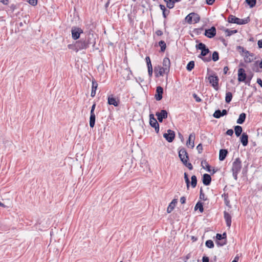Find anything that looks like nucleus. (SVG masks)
Masks as SVG:
<instances>
[{
    "label": "nucleus",
    "instance_id": "f257e3e1",
    "mask_svg": "<svg viewBox=\"0 0 262 262\" xmlns=\"http://www.w3.org/2000/svg\"><path fill=\"white\" fill-rule=\"evenodd\" d=\"M91 35H86L85 38H81L77 41L74 45V50L77 52L79 50L86 49L91 45L93 46L95 44V41L91 37Z\"/></svg>",
    "mask_w": 262,
    "mask_h": 262
},
{
    "label": "nucleus",
    "instance_id": "f03ea898",
    "mask_svg": "<svg viewBox=\"0 0 262 262\" xmlns=\"http://www.w3.org/2000/svg\"><path fill=\"white\" fill-rule=\"evenodd\" d=\"M195 48L197 50H201V54L198 56L199 58L202 59L204 62H209L211 60L210 56L207 57H205L210 52V51L204 43L200 42L195 46Z\"/></svg>",
    "mask_w": 262,
    "mask_h": 262
},
{
    "label": "nucleus",
    "instance_id": "7ed1b4c3",
    "mask_svg": "<svg viewBox=\"0 0 262 262\" xmlns=\"http://www.w3.org/2000/svg\"><path fill=\"white\" fill-rule=\"evenodd\" d=\"M179 157L183 163L189 169L192 170L193 166L190 163L188 162L189 157L187 152L184 148H182L179 150Z\"/></svg>",
    "mask_w": 262,
    "mask_h": 262
},
{
    "label": "nucleus",
    "instance_id": "20e7f679",
    "mask_svg": "<svg viewBox=\"0 0 262 262\" xmlns=\"http://www.w3.org/2000/svg\"><path fill=\"white\" fill-rule=\"evenodd\" d=\"M250 20V19L249 17L244 19H240L233 15H230L228 18V23L236 24L237 25H245L248 23Z\"/></svg>",
    "mask_w": 262,
    "mask_h": 262
},
{
    "label": "nucleus",
    "instance_id": "39448f33",
    "mask_svg": "<svg viewBox=\"0 0 262 262\" xmlns=\"http://www.w3.org/2000/svg\"><path fill=\"white\" fill-rule=\"evenodd\" d=\"M208 79L209 81V83L214 88L215 90L219 89V79L218 77L215 75H210L208 76Z\"/></svg>",
    "mask_w": 262,
    "mask_h": 262
},
{
    "label": "nucleus",
    "instance_id": "423d86ee",
    "mask_svg": "<svg viewBox=\"0 0 262 262\" xmlns=\"http://www.w3.org/2000/svg\"><path fill=\"white\" fill-rule=\"evenodd\" d=\"M82 29L77 27H73L71 29L72 37L74 40H77L80 37L81 34L83 33Z\"/></svg>",
    "mask_w": 262,
    "mask_h": 262
},
{
    "label": "nucleus",
    "instance_id": "0eeeda50",
    "mask_svg": "<svg viewBox=\"0 0 262 262\" xmlns=\"http://www.w3.org/2000/svg\"><path fill=\"white\" fill-rule=\"evenodd\" d=\"M242 168V162L239 158L235 159L232 163V172H240Z\"/></svg>",
    "mask_w": 262,
    "mask_h": 262
},
{
    "label": "nucleus",
    "instance_id": "6e6552de",
    "mask_svg": "<svg viewBox=\"0 0 262 262\" xmlns=\"http://www.w3.org/2000/svg\"><path fill=\"white\" fill-rule=\"evenodd\" d=\"M150 117V125L155 129V131L157 133H158L159 132V124L157 122V120L154 118L153 114H150L149 115Z\"/></svg>",
    "mask_w": 262,
    "mask_h": 262
},
{
    "label": "nucleus",
    "instance_id": "1a4fd4ad",
    "mask_svg": "<svg viewBox=\"0 0 262 262\" xmlns=\"http://www.w3.org/2000/svg\"><path fill=\"white\" fill-rule=\"evenodd\" d=\"M244 58V61L246 63H250L256 59L255 55L250 53L249 51H246L245 54H243Z\"/></svg>",
    "mask_w": 262,
    "mask_h": 262
},
{
    "label": "nucleus",
    "instance_id": "9d476101",
    "mask_svg": "<svg viewBox=\"0 0 262 262\" xmlns=\"http://www.w3.org/2000/svg\"><path fill=\"white\" fill-rule=\"evenodd\" d=\"M163 137L168 142H171L175 137L174 132L171 129H168L167 132L163 134Z\"/></svg>",
    "mask_w": 262,
    "mask_h": 262
},
{
    "label": "nucleus",
    "instance_id": "9b49d317",
    "mask_svg": "<svg viewBox=\"0 0 262 262\" xmlns=\"http://www.w3.org/2000/svg\"><path fill=\"white\" fill-rule=\"evenodd\" d=\"M155 73L156 77L162 76L164 74H167L168 73L164 68L161 66H158L155 67Z\"/></svg>",
    "mask_w": 262,
    "mask_h": 262
},
{
    "label": "nucleus",
    "instance_id": "f8f14e48",
    "mask_svg": "<svg viewBox=\"0 0 262 262\" xmlns=\"http://www.w3.org/2000/svg\"><path fill=\"white\" fill-rule=\"evenodd\" d=\"M216 28L214 27H212L210 29L205 30L204 35L207 37L211 38L216 35Z\"/></svg>",
    "mask_w": 262,
    "mask_h": 262
},
{
    "label": "nucleus",
    "instance_id": "ddd939ff",
    "mask_svg": "<svg viewBox=\"0 0 262 262\" xmlns=\"http://www.w3.org/2000/svg\"><path fill=\"white\" fill-rule=\"evenodd\" d=\"M195 136L194 133H192L189 135L188 141L186 142V145L188 147L193 148L194 146V140Z\"/></svg>",
    "mask_w": 262,
    "mask_h": 262
},
{
    "label": "nucleus",
    "instance_id": "4468645a",
    "mask_svg": "<svg viewBox=\"0 0 262 262\" xmlns=\"http://www.w3.org/2000/svg\"><path fill=\"white\" fill-rule=\"evenodd\" d=\"M247 77V75L245 71L243 68H239L238 70V80L239 82H244L245 81Z\"/></svg>",
    "mask_w": 262,
    "mask_h": 262
},
{
    "label": "nucleus",
    "instance_id": "2eb2a0df",
    "mask_svg": "<svg viewBox=\"0 0 262 262\" xmlns=\"http://www.w3.org/2000/svg\"><path fill=\"white\" fill-rule=\"evenodd\" d=\"M156 115L160 122H162L164 119L167 117V112L166 110H161L160 112H157Z\"/></svg>",
    "mask_w": 262,
    "mask_h": 262
},
{
    "label": "nucleus",
    "instance_id": "dca6fc26",
    "mask_svg": "<svg viewBox=\"0 0 262 262\" xmlns=\"http://www.w3.org/2000/svg\"><path fill=\"white\" fill-rule=\"evenodd\" d=\"M163 93V89L160 86H158L157 87L156 94L155 95V98L157 101H160L162 99V95Z\"/></svg>",
    "mask_w": 262,
    "mask_h": 262
},
{
    "label": "nucleus",
    "instance_id": "f3484780",
    "mask_svg": "<svg viewBox=\"0 0 262 262\" xmlns=\"http://www.w3.org/2000/svg\"><path fill=\"white\" fill-rule=\"evenodd\" d=\"M107 103L110 105L117 106L119 105V100H117L113 95H110L107 98Z\"/></svg>",
    "mask_w": 262,
    "mask_h": 262
},
{
    "label": "nucleus",
    "instance_id": "a211bd4d",
    "mask_svg": "<svg viewBox=\"0 0 262 262\" xmlns=\"http://www.w3.org/2000/svg\"><path fill=\"white\" fill-rule=\"evenodd\" d=\"M224 217L226 221V225L228 227L230 228L231 225V216L230 214L227 211L224 212Z\"/></svg>",
    "mask_w": 262,
    "mask_h": 262
},
{
    "label": "nucleus",
    "instance_id": "6ab92c4d",
    "mask_svg": "<svg viewBox=\"0 0 262 262\" xmlns=\"http://www.w3.org/2000/svg\"><path fill=\"white\" fill-rule=\"evenodd\" d=\"M163 68H164L167 71L169 72L170 67V61L168 57H165L163 60Z\"/></svg>",
    "mask_w": 262,
    "mask_h": 262
},
{
    "label": "nucleus",
    "instance_id": "aec40b11",
    "mask_svg": "<svg viewBox=\"0 0 262 262\" xmlns=\"http://www.w3.org/2000/svg\"><path fill=\"white\" fill-rule=\"evenodd\" d=\"M177 202H178V200L177 199H174L172 200V201L169 204V205L167 208V213H170L174 209Z\"/></svg>",
    "mask_w": 262,
    "mask_h": 262
},
{
    "label": "nucleus",
    "instance_id": "412c9836",
    "mask_svg": "<svg viewBox=\"0 0 262 262\" xmlns=\"http://www.w3.org/2000/svg\"><path fill=\"white\" fill-rule=\"evenodd\" d=\"M211 178L209 174L205 173L203 175V183L205 185H206V186L209 185L211 183Z\"/></svg>",
    "mask_w": 262,
    "mask_h": 262
},
{
    "label": "nucleus",
    "instance_id": "4be33fe9",
    "mask_svg": "<svg viewBox=\"0 0 262 262\" xmlns=\"http://www.w3.org/2000/svg\"><path fill=\"white\" fill-rule=\"evenodd\" d=\"M240 139L244 146H246L247 145L248 143V136L246 133H243Z\"/></svg>",
    "mask_w": 262,
    "mask_h": 262
},
{
    "label": "nucleus",
    "instance_id": "5701e85b",
    "mask_svg": "<svg viewBox=\"0 0 262 262\" xmlns=\"http://www.w3.org/2000/svg\"><path fill=\"white\" fill-rule=\"evenodd\" d=\"M228 154V151L227 149H220L219 152V160L220 161H223L226 158Z\"/></svg>",
    "mask_w": 262,
    "mask_h": 262
},
{
    "label": "nucleus",
    "instance_id": "b1692460",
    "mask_svg": "<svg viewBox=\"0 0 262 262\" xmlns=\"http://www.w3.org/2000/svg\"><path fill=\"white\" fill-rule=\"evenodd\" d=\"M252 69L254 71L256 72H259V68L262 69V60L259 62L258 61H256L253 65Z\"/></svg>",
    "mask_w": 262,
    "mask_h": 262
},
{
    "label": "nucleus",
    "instance_id": "393cba45",
    "mask_svg": "<svg viewBox=\"0 0 262 262\" xmlns=\"http://www.w3.org/2000/svg\"><path fill=\"white\" fill-rule=\"evenodd\" d=\"M180 0H164L166 3V5L168 8L171 9L174 7V3L179 2Z\"/></svg>",
    "mask_w": 262,
    "mask_h": 262
},
{
    "label": "nucleus",
    "instance_id": "a878e982",
    "mask_svg": "<svg viewBox=\"0 0 262 262\" xmlns=\"http://www.w3.org/2000/svg\"><path fill=\"white\" fill-rule=\"evenodd\" d=\"M201 166H202V167L204 169H206V170L208 172H210L211 171L210 166L209 165V164L208 163V162L206 161V160L202 161V162H201Z\"/></svg>",
    "mask_w": 262,
    "mask_h": 262
},
{
    "label": "nucleus",
    "instance_id": "bb28decb",
    "mask_svg": "<svg viewBox=\"0 0 262 262\" xmlns=\"http://www.w3.org/2000/svg\"><path fill=\"white\" fill-rule=\"evenodd\" d=\"M246 117V115L245 113H243L239 115V118L237 120V121H236L237 123L240 124H243L245 122Z\"/></svg>",
    "mask_w": 262,
    "mask_h": 262
},
{
    "label": "nucleus",
    "instance_id": "cd10ccee",
    "mask_svg": "<svg viewBox=\"0 0 262 262\" xmlns=\"http://www.w3.org/2000/svg\"><path fill=\"white\" fill-rule=\"evenodd\" d=\"M95 114H90V126L91 127L93 128L95 123Z\"/></svg>",
    "mask_w": 262,
    "mask_h": 262
},
{
    "label": "nucleus",
    "instance_id": "c85d7f7f",
    "mask_svg": "<svg viewBox=\"0 0 262 262\" xmlns=\"http://www.w3.org/2000/svg\"><path fill=\"white\" fill-rule=\"evenodd\" d=\"M235 134L237 137H239L242 133V127L241 126L237 125L234 127Z\"/></svg>",
    "mask_w": 262,
    "mask_h": 262
},
{
    "label": "nucleus",
    "instance_id": "c756f323",
    "mask_svg": "<svg viewBox=\"0 0 262 262\" xmlns=\"http://www.w3.org/2000/svg\"><path fill=\"white\" fill-rule=\"evenodd\" d=\"M192 17L193 24H195V23H198L200 20V17L199 16V15L198 14L194 13V12H192Z\"/></svg>",
    "mask_w": 262,
    "mask_h": 262
},
{
    "label": "nucleus",
    "instance_id": "7c9ffc66",
    "mask_svg": "<svg viewBox=\"0 0 262 262\" xmlns=\"http://www.w3.org/2000/svg\"><path fill=\"white\" fill-rule=\"evenodd\" d=\"M194 209L195 210L199 209L200 212H203L204 210L203 203L201 202H198L195 206Z\"/></svg>",
    "mask_w": 262,
    "mask_h": 262
},
{
    "label": "nucleus",
    "instance_id": "2f4dec72",
    "mask_svg": "<svg viewBox=\"0 0 262 262\" xmlns=\"http://www.w3.org/2000/svg\"><path fill=\"white\" fill-rule=\"evenodd\" d=\"M232 98V94L231 92H227L226 93L225 101L226 103H230Z\"/></svg>",
    "mask_w": 262,
    "mask_h": 262
},
{
    "label": "nucleus",
    "instance_id": "473e14b6",
    "mask_svg": "<svg viewBox=\"0 0 262 262\" xmlns=\"http://www.w3.org/2000/svg\"><path fill=\"white\" fill-rule=\"evenodd\" d=\"M222 198H224V200L225 202V204L229 206L230 205V201L229 200V196L228 193H224L222 195Z\"/></svg>",
    "mask_w": 262,
    "mask_h": 262
},
{
    "label": "nucleus",
    "instance_id": "72a5a7b5",
    "mask_svg": "<svg viewBox=\"0 0 262 262\" xmlns=\"http://www.w3.org/2000/svg\"><path fill=\"white\" fill-rule=\"evenodd\" d=\"M159 46L161 48V51L163 52L165 51L166 48V45L164 41L161 40L159 42Z\"/></svg>",
    "mask_w": 262,
    "mask_h": 262
},
{
    "label": "nucleus",
    "instance_id": "f704fd0d",
    "mask_svg": "<svg viewBox=\"0 0 262 262\" xmlns=\"http://www.w3.org/2000/svg\"><path fill=\"white\" fill-rule=\"evenodd\" d=\"M194 61H190L187 64L186 69L188 71H191L194 68Z\"/></svg>",
    "mask_w": 262,
    "mask_h": 262
},
{
    "label": "nucleus",
    "instance_id": "c9c22d12",
    "mask_svg": "<svg viewBox=\"0 0 262 262\" xmlns=\"http://www.w3.org/2000/svg\"><path fill=\"white\" fill-rule=\"evenodd\" d=\"M191 185L192 188L195 187L197 184V178L195 176H192L191 178Z\"/></svg>",
    "mask_w": 262,
    "mask_h": 262
},
{
    "label": "nucleus",
    "instance_id": "e433bc0d",
    "mask_svg": "<svg viewBox=\"0 0 262 262\" xmlns=\"http://www.w3.org/2000/svg\"><path fill=\"white\" fill-rule=\"evenodd\" d=\"M192 14V13H190L188 15H187L185 17V20L189 24H193Z\"/></svg>",
    "mask_w": 262,
    "mask_h": 262
},
{
    "label": "nucleus",
    "instance_id": "4c0bfd02",
    "mask_svg": "<svg viewBox=\"0 0 262 262\" xmlns=\"http://www.w3.org/2000/svg\"><path fill=\"white\" fill-rule=\"evenodd\" d=\"M246 3L250 6V8L254 7L256 3V0H246Z\"/></svg>",
    "mask_w": 262,
    "mask_h": 262
},
{
    "label": "nucleus",
    "instance_id": "58836bf2",
    "mask_svg": "<svg viewBox=\"0 0 262 262\" xmlns=\"http://www.w3.org/2000/svg\"><path fill=\"white\" fill-rule=\"evenodd\" d=\"M219 59V53L216 51H214L212 53V59L214 61H216Z\"/></svg>",
    "mask_w": 262,
    "mask_h": 262
},
{
    "label": "nucleus",
    "instance_id": "ea45409f",
    "mask_svg": "<svg viewBox=\"0 0 262 262\" xmlns=\"http://www.w3.org/2000/svg\"><path fill=\"white\" fill-rule=\"evenodd\" d=\"M205 245L206 247L209 248H212L214 247V243L211 240H207L205 243Z\"/></svg>",
    "mask_w": 262,
    "mask_h": 262
},
{
    "label": "nucleus",
    "instance_id": "a19ab883",
    "mask_svg": "<svg viewBox=\"0 0 262 262\" xmlns=\"http://www.w3.org/2000/svg\"><path fill=\"white\" fill-rule=\"evenodd\" d=\"M184 179H185V182L186 183L187 188V189H188L189 188L190 181H189V178L188 177V174L186 172L184 173Z\"/></svg>",
    "mask_w": 262,
    "mask_h": 262
},
{
    "label": "nucleus",
    "instance_id": "79ce46f5",
    "mask_svg": "<svg viewBox=\"0 0 262 262\" xmlns=\"http://www.w3.org/2000/svg\"><path fill=\"white\" fill-rule=\"evenodd\" d=\"M213 116L215 118H221L222 117L221 111L220 110L215 111Z\"/></svg>",
    "mask_w": 262,
    "mask_h": 262
},
{
    "label": "nucleus",
    "instance_id": "37998d69",
    "mask_svg": "<svg viewBox=\"0 0 262 262\" xmlns=\"http://www.w3.org/2000/svg\"><path fill=\"white\" fill-rule=\"evenodd\" d=\"M98 87V83L95 79L92 80V90L96 91Z\"/></svg>",
    "mask_w": 262,
    "mask_h": 262
},
{
    "label": "nucleus",
    "instance_id": "c03bdc74",
    "mask_svg": "<svg viewBox=\"0 0 262 262\" xmlns=\"http://www.w3.org/2000/svg\"><path fill=\"white\" fill-rule=\"evenodd\" d=\"M226 33H227V36H230L233 34H235L237 32V30H230L228 29H227L225 31Z\"/></svg>",
    "mask_w": 262,
    "mask_h": 262
},
{
    "label": "nucleus",
    "instance_id": "a18cd8bd",
    "mask_svg": "<svg viewBox=\"0 0 262 262\" xmlns=\"http://www.w3.org/2000/svg\"><path fill=\"white\" fill-rule=\"evenodd\" d=\"M237 49L239 50V51L240 52H242L243 53V54H245L246 52L248 51L247 50H245L243 47H241V46H238Z\"/></svg>",
    "mask_w": 262,
    "mask_h": 262
},
{
    "label": "nucleus",
    "instance_id": "49530a36",
    "mask_svg": "<svg viewBox=\"0 0 262 262\" xmlns=\"http://www.w3.org/2000/svg\"><path fill=\"white\" fill-rule=\"evenodd\" d=\"M193 97L198 102H200L202 101V99L195 93L193 94Z\"/></svg>",
    "mask_w": 262,
    "mask_h": 262
},
{
    "label": "nucleus",
    "instance_id": "de8ad7c7",
    "mask_svg": "<svg viewBox=\"0 0 262 262\" xmlns=\"http://www.w3.org/2000/svg\"><path fill=\"white\" fill-rule=\"evenodd\" d=\"M28 2L33 6H35L37 4V0H29Z\"/></svg>",
    "mask_w": 262,
    "mask_h": 262
},
{
    "label": "nucleus",
    "instance_id": "09e8293b",
    "mask_svg": "<svg viewBox=\"0 0 262 262\" xmlns=\"http://www.w3.org/2000/svg\"><path fill=\"white\" fill-rule=\"evenodd\" d=\"M196 149L199 153H201L203 150V146L201 144H199L197 147Z\"/></svg>",
    "mask_w": 262,
    "mask_h": 262
},
{
    "label": "nucleus",
    "instance_id": "8fccbe9b",
    "mask_svg": "<svg viewBox=\"0 0 262 262\" xmlns=\"http://www.w3.org/2000/svg\"><path fill=\"white\" fill-rule=\"evenodd\" d=\"M200 198L203 200H206V198H205V195L204 193H203L202 192V189H201V191H200Z\"/></svg>",
    "mask_w": 262,
    "mask_h": 262
},
{
    "label": "nucleus",
    "instance_id": "3c124183",
    "mask_svg": "<svg viewBox=\"0 0 262 262\" xmlns=\"http://www.w3.org/2000/svg\"><path fill=\"white\" fill-rule=\"evenodd\" d=\"M160 9H161V10H162L163 15H165V11H166V9L165 8V6H164L163 5H160Z\"/></svg>",
    "mask_w": 262,
    "mask_h": 262
},
{
    "label": "nucleus",
    "instance_id": "603ef678",
    "mask_svg": "<svg viewBox=\"0 0 262 262\" xmlns=\"http://www.w3.org/2000/svg\"><path fill=\"white\" fill-rule=\"evenodd\" d=\"M233 130L232 129H228L226 132V134L229 136H232L233 134Z\"/></svg>",
    "mask_w": 262,
    "mask_h": 262
},
{
    "label": "nucleus",
    "instance_id": "864d4df0",
    "mask_svg": "<svg viewBox=\"0 0 262 262\" xmlns=\"http://www.w3.org/2000/svg\"><path fill=\"white\" fill-rule=\"evenodd\" d=\"M216 239L219 241H221L224 239V237L222 235V234L217 233L216 235Z\"/></svg>",
    "mask_w": 262,
    "mask_h": 262
},
{
    "label": "nucleus",
    "instance_id": "5fc2aeb1",
    "mask_svg": "<svg viewBox=\"0 0 262 262\" xmlns=\"http://www.w3.org/2000/svg\"><path fill=\"white\" fill-rule=\"evenodd\" d=\"M214 2L215 0H206V4L209 5H212Z\"/></svg>",
    "mask_w": 262,
    "mask_h": 262
},
{
    "label": "nucleus",
    "instance_id": "6e6d98bb",
    "mask_svg": "<svg viewBox=\"0 0 262 262\" xmlns=\"http://www.w3.org/2000/svg\"><path fill=\"white\" fill-rule=\"evenodd\" d=\"M239 172H232V175L235 180L237 179V174Z\"/></svg>",
    "mask_w": 262,
    "mask_h": 262
},
{
    "label": "nucleus",
    "instance_id": "4d7b16f0",
    "mask_svg": "<svg viewBox=\"0 0 262 262\" xmlns=\"http://www.w3.org/2000/svg\"><path fill=\"white\" fill-rule=\"evenodd\" d=\"M148 73L149 76L150 77H151L152 75V68H150L149 67V68H148Z\"/></svg>",
    "mask_w": 262,
    "mask_h": 262
},
{
    "label": "nucleus",
    "instance_id": "13d9d810",
    "mask_svg": "<svg viewBox=\"0 0 262 262\" xmlns=\"http://www.w3.org/2000/svg\"><path fill=\"white\" fill-rule=\"evenodd\" d=\"M180 202L182 204H185L186 202V198L184 196H182L180 198Z\"/></svg>",
    "mask_w": 262,
    "mask_h": 262
},
{
    "label": "nucleus",
    "instance_id": "bf43d9fd",
    "mask_svg": "<svg viewBox=\"0 0 262 262\" xmlns=\"http://www.w3.org/2000/svg\"><path fill=\"white\" fill-rule=\"evenodd\" d=\"M95 106H96V104L94 103L92 107H91V112H90V114H94V110H95Z\"/></svg>",
    "mask_w": 262,
    "mask_h": 262
},
{
    "label": "nucleus",
    "instance_id": "052dcab7",
    "mask_svg": "<svg viewBox=\"0 0 262 262\" xmlns=\"http://www.w3.org/2000/svg\"><path fill=\"white\" fill-rule=\"evenodd\" d=\"M202 261H203V262H209V257H208L207 256H203V258H202Z\"/></svg>",
    "mask_w": 262,
    "mask_h": 262
},
{
    "label": "nucleus",
    "instance_id": "680f3d73",
    "mask_svg": "<svg viewBox=\"0 0 262 262\" xmlns=\"http://www.w3.org/2000/svg\"><path fill=\"white\" fill-rule=\"evenodd\" d=\"M216 244L217 245L220 246H223L224 245H225L226 244V242H216Z\"/></svg>",
    "mask_w": 262,
    "mask_h": 262
},
{
    "label": "nucleus",
    "instance_id": "e2e57ef3",
    "mask_svg": "<svg viewBox=\"0 0 262 262\" xmlns=\"http://www.w3.org/2000/svg\"><path fill=\"white\" fill-rule=\"evenodd\" d=\"M156 34L158 36H161L163 35V32L161 30H158L156 31Z\"/></svg>",
    "mask_w": 262,
    "mask_h": 262
},
{
    "label": "nucleus",
    "instance_id": "0e129e2a",
    "mask_svg": "<svg viewBox=\"0 0 262 262\" xmlns=\"http://www.w3.org/2000/svg\"><path fill=\"white\" fill-rule=\"evenodd\" d=\"M221 114L222 117L224 116L225 115H226L227 114V111L226 110H223L222 111H221Z\"/></svg>",
    "mask_w": 262,
    "mask_h": 262
},
{
    "label": "nucleus",
    "instance_id": "69168bd1",
    "mask_svg": "<svg viewBox=\"0 0 262 262\" xmlns=\"http://www.w3.org/2000/svg\"><path fill=\"white\" fill-rule=\"evenodd\" d=\"M257 83L262 88V80L260 78H257Z\"/></svg>",
    "mask_w": 262,
    "mask_h": 262
},
{
    "label": "nucleus",
    "instance_id": "338daca9",
    "mask_svg": "<svg viewBox=\"0 0 262 262\" xmlns=\"http://www.w3.org/2000/svg\"><path fill=\"white\" fill-rule=\"evenodd\" d=\"M1 2L4 5H7L9 3V0H1Z\"/></svg>",
    "mask_w": 262,
    "mask_h": 262
},
{
    "label": "nucleus",
    "instance_id": "774afa93",
    "mask_svg": "<svg viewBox=\"0 0 262 262\" xmlns=\"http://www.w3.org/2000/svg\"><path fill=\"white\" fill-rule=\"evenodd\" d=\"M257 44L259 48H262V39L258 40Z\"/></svg>",
    "mask_w": 262,
    "mask_h": 262
}]
</instances>
